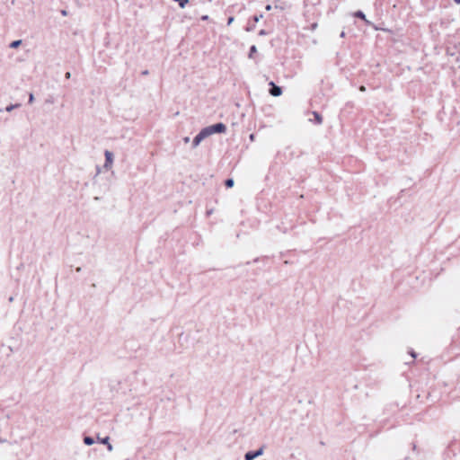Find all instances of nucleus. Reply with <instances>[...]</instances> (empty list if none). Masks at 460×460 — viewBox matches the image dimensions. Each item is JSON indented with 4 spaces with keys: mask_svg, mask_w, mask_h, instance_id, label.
Instances as JSON below:
<instances>
[{
    "mask_svg": "<svg viewBox=\"0 0 460 460\" xmlns=\"http://www.w3.org/2000/svg\"><path fill=\"white\" fill-rule=\"evenodd\" d=\"M359 90L364 92L366 90V88H365V86L362 85V86H360Z\"/></svg>",
    "mask_w": 460,
    "mask_h": 460,
    "instance_id": "nucleus-25",
    "label": "nucleus"
},
{
    "mask_svg": "<svg viewBox=\"0 0 460 460\" xmlns=\"http://www.w3.org/2000/svg\"><path fill=\"white\" fill-rule=\"evenodd\" d=\"M313 114H314V118H315L316 122H317L318 124H321V123L323 122V118H322V116H321L318 112H316V111H314V112H313Z\"/></svg>",
    "mask_w": 460,
    "mask_h": 460,
    "instance_id": "nucleus-11",
    "label": "nucleus"
},
{
    "mask_svg": "<svg viewBox=\"0 0 460 460\" xmlns=\"http://www.w3.org/2000/svg\"><path fill=\"white\" fill-rule=\"evenodd\" d=\"M317 28V23H313L312 24V30H315Z\"/></svg>",
    "mask_w": 460,
    "mask_h": 460,
    "instance_id": "nucleus-22",
    "label": "nucleus"
},
{
    "mask_svg": "<svg viewBox=\"0 0 460 460\" xmlns=\"http://www.w3.org/2000/svg\"><path fill=\"white\" fill-rule=\"evenodd\" d=\"M249 138H250V140H251V141H254V139H255V136H254V134H251V135L249 136Z\"/></svg>",
    "mask_w": 460,
    "mask_h": 460,
    "instance_id": "nucleus-18",
    "label": "nucleus"
},
{
    "mask_svg": "<svg viewBox=\"0 0 460 460\" xmlns=\"http://www.w3.org/2000/svg\"><path fill=\"white\" fill-rule=\"evenodd\" d=\"M262 18V14H260L259 16L254 17V21L257 22Z\"/></svg>",
    "mask_w": 460,
    "mask_h": 460,
    "instance_id": "nucleus-17",
    "label": "nucleus"
},
{
    "mask_svg": "<svg viewBox=\"0 0 460 460\" xmlns=\"http://www.w3.org/2000/svg\"><path fill=\"white\" fill-rule=\"evenodd\" d=\"M263 454V449L262 448H260L259 450L257 451H249L245 454L244 456V459L245 460H253L255 459L256 457L261 456Z\"/></svg>",
    "mask_w": 460,
    "mask_h": 460,
    "instance_id": "nucleus-4",
    "label": "nucleus"
},
{
    "mask_svg": "<svg viewBox=\"0 0 460 460\" xmlns=\"http://www.w3.org/2000/svg\"><path fill=\"white\" fill-rule=\"evenodd\" d=\"M260 35H265L266 34V31L264 30H261L260 32H259Z\"/></svg>",
    "mask_w": 460,
    "mask_h": 460,
    "instance_id": "nucleus-23",
    "label": "nucleus"
},
{
    "mask_svg": "<svg viewBox=\"0 0 460 460\" xmlns=\"http://www.w3.org/2000/svg\"><path fill=\"white\" fill-rule=\"evenodd\" d=\"M456 4H460V0H454Z\"/></svg>",
    "mask_w": 460,
    "mask_h": 460,
    "instance_id": "nucleus-30",
    "label": "nucleus"
},
{
    "mask_svg": "<svg viewBox=\"0 0 460 460\" xmlns=\"http://www.w3.org/2000/svg\"><path fill=\"white\" fill-rule=\"evenodd\" d=\"M207 130L208 137L214 133H223L226 130V127L223 123H217L215 125L205 128Z\"/></svg>",
    "mask_w": 460,
    "mask_h": 460,
    "instance_id": "nucleus-1",
    "label": "nucleus"
},
{
    "mask_svg": "<svg viewBox=\"0 0 460 460\" xmlns=\"http://www.w3.org/2000/svg\"><path fill=\"white\" fill-rule=\"evenodd\" d=\"M234 21V18L233 16L229 17L228 18V21H227V25H231Z\"/></svg>",
    "mask_w": 460,
    "mask_h": 460,
    "instance_id": "nucleus-16",
    "label": "nucleus"
},
{
    "mask_svg": "<svg viewBox=\"0 0 460 460\" xmlns=\"http://www.w3.org/2000/svg\"><path fill=\"white\" fill-rule=\"evenodd\" d=\"M104 156H105V163L103 164V169L106 171H110L113 165V154L111 151L106 150L104 152Z\"/></svg>",
    "mask_w": 460,
    "mask_h": 460,
    "instance_id": "nucleus-2",
    "label": "nucleus"
},
{
    "mask_svg": "<svg viewBox=\"0 0 460 460\" xmlns=\"http://www.w3.org/2000/svg\"><path fill=\"white\" fill-rule=\"evenodd\" d=\"M18 106H20L19 104H15V105H9L6 107V111H13L14 108H17Z\"/></svg>",
    "mask_w": 460,
    "mask_h": 460,
    "instance_id": "nucleus-15",
    "label": "nucleus"
},
{
    "mask_svg": "<svg viewBox=\"0 0 460 460\" xmlns=\"http://www.w3.org/2000/svg\"><path fill=\"white\" fill-rule=\"evenodd\" d=\"M190 137H185L183 138V141H184V143H186V144H187V143H189V142H190Z\"/></svg>",
    "mask_w": 460,
    "mask_h": 460,
    "instance_id": "nucleus-19",
    "label": "nucleus"
},
{
    "mask_svg": "<svg viewBox=\"0 0 460 460\" xmlns=\"http://www.w3.org/2000/svg\"><path fill=\"white\" fill-rule=\"evenodd\" d=\"M271 8H272V7H271V5H270V4H268V5H266V7H265V9H266L267 11H270V10H271Z\"/></svg>",
    "mask_w": 460,
    "mask_h": 460,
    "instance_id": "nucleus-21",
    "label": "nucleus"
},
{
    "mask_svg": "<svg viewBox=\"0 0 460 460\" xmlns=\"http://www.w3.org/2000/svg\"><path fill=\"white\" fill-rule=\"evenodd\" d=\"M447 55L451 56V57H456V59L454 60L455 63H456L458 65V66L460 67V53L458 55H456L455 53H452L450 52L449 49H447Z\"/></svg>",
    "mask_w": 460,
    "mask_h": 460,
    "instance_id": "nucleus-9",
    "label": "nucleus"
},
{
    "mask_svg": "<svg viewBox=\"0 0 460 460\" xmlns=\"http://www.w3.org/2000/svg\"><path fill=\"white\" fill-rule=\"evenodd\" d=\"M270 85L271 86V88L270 90V93L272 96L278 97V96L281 95L282 90L279 86L276 85L273 82H270Z\"/></svg>",
    "mask_w": 460,
    "mask_h": 460,
    "instance_id": "nucleus-5",
    "label": "nucleus"
},
{
    "mask_svg": "<svg viewBox=\"0 0 460 460\" xmlns=\"http://www.w3.org/2000/svg\"><path fill=\"white\" fill-rule=\"evenodd\" d=\"M201 20H202V21H207V20H208V15H203V16L201 17Z\"/></svg>",
    "mask_w": 460,
    "mask_h": 460,
    "instance_id": "nucleus-20",
    "label": "nucleus"
},
{
    "mask_svg": "<svg viewBox=\"0 0 460 460\" xmlns=\"http://www.w3.org/2000/svg\"><path fill=\"white\" fill-rule=\"evenodd\" d=\"M22 327H25L26 328V323L25 322H22V321H19L15 326H14V329L15 330H18V331H21L22 332L23 331V328Z\"/></svg>",
    "mask_w": 460,
    "mask_h": 460,
    "instance_id": "nucleus-8",
    "label": "nucleus"
},
{
    "mask_svg": "<svg viewBox=\"0 0 460 460\" xmlns=\"http://www.w3.org/2000/svg\"><path fill=\"white\" fill-rule=\"evenodd\" d=\"M99 441L102 443V444H104V445H107V448L110 452H111L113 450V447L111 444L109 443V437H105L103 438H98Z\"/></svg>",
    "mask_w": 460,
    "mask_h": 460,
    "instance_id": "nucleus-7",
    "label": "nucleus"
},
{
    "mask_svg": "<svg viewBox=\"0 0 460 460\" xmlns=\"http://www.w3.org/2000/svg\"><path fill=\"white\" fill-rule=\"evenodd\" d=\"M411 358H416V354H415L413 351H411Z\"/></svg>",
    "mask_w": 460,
    "mask_h": 460,
    "instance_id": "nucleus-24",
    "label": "nucleus"
},
{
    "mask_svg": "<svg viewBox=\"0 0 460 460\" xmlns=\"http://www.w3.org/2000/svg\"><path fill=\"white\" fill-rule=\"evenodd\" d=\"M13 296H10L9 297V302H13Z\"/></svg>",
    "mask_w": 460,
    "mask_h": 460,
    "instance_id": "nucleus-28",
    "label": "nucleus"
},
{
    "mask_svg": "<svg viewBox=\"0 0 460 460\" xmlns=\"http://www.w3.org/2000/svg\"><path fill=\"white\" fill-rule=\"evenodd\" d=\"M234 180H233V179H227V180L226 181V186L227 188H231V187H233V186H234Z\"/></svg>",
    "mask_w": 460,
    "mask_h": 460,
    "instance_id": "nucleus-14",
    "label": "nucleus"
},
{
    "mask_svg": "<svg viewBox=\"0 0 460 460\" xmlns=\"http://www.w3.org/2000/svg\"><path fill=\"white\" fill-rule=\"evenodd\" d=\"M257 52V48L255 46H252L250 49L249 58H252L253 54Z\"/></svg>",
    "mask_w": 460,
    "mask_h": 460,
    "instance_id": "nucleus-13",
    "label": "nucleus"
},
{
    "mask_svg": "<svg viewBox=\"0 0 460 460\" xmlns=\"http://www.w3.org/2000/svg\"><path fill=\"white\" fill-rule=\"evenodd\" d=\"M30 100H31V102L33 101V95L31 93Z\"/></svg>",
    "mask_w": 460,
    "mask_h": 460,
    "instance_id": "nucleus-29",
    "label": "nucleus"
},
{
    "mask_svg": "<svg viewBox=\"0 0 460 460\" xmlns=\"http://www.w3.org/2000/svg\"><path fill=\"white\" fill-rule=\"evenodd\" d=\"M354 16L362 19L367 24L373 26L375 30H379L376 26L373 25V23L366 18V15L362 11H357L354 13Z\"/></svg>",
    "mask_w": 460,
    "mask_h": 460,
    "instance_id": "nucleus-6",
    "label": "nucleus"
},
{
    "mask_svg": "<svg viewBox=\"0 0 460 460\" xmlns=\"http://www.w3.org/2000/svg\"><path fill=\"white\" fill-rule=\"evenodd\" d=\"M84 444H85V445H87V446H91V445H93V444L94 443V440H93V438H91V437H85V438H84Z\"/></svg>",
    "mask_w": 460,
    "mask_h": 460,
    "instance_id": "nucleus-10",
    "label": "nucleus"
},
{
    "mask_svg": "<svg viewBox=\"0 0 460 460\" xmlns=\"http://www.w3.org/2000/svg\"><path fill=\"white\" fill-rule=\"evenodd\" d=\"M66 78H69V77H70V73H69V72H67V73L66 74Z\"/></svg>",
    "mask_w": 460,
    "mask_h": 460,
    "instance_id": "nucleus-27",
    "label": "nucleus"
},
{
    "mask_svg": "<svg viewBox=\"0 0 460 460\" xmlns=\"http://www.w3.org/2000/svg\"><path fill=\"white\" fill-rule=\"evenodd\" d=\"M208 137V134L205 128H203L193 139L192 146L196 148L202 140Z\"/></svg>",
    "mask_w": 460,
    "mask_h": 460,
    "instance_id": "nucleus-3",
    "label": "nucleus"
},
{
    "mask_svg": "<svg viewBox=\"0 0 460 460\" xmlns=\"http://www.w3.org/2000/svg\"><path fill=\"white\" fill-rule=\"evenodd\" d=\"M341 38H344V37H345V32H344V31H341Z\"/></svg>",
    "mask_w": 460,
    "mask_h": 460,
    "instance_id": "nucleus-26",
    "label": "nucleus"
},
{
    "mask_svg": "<svg viewBox=\"0 0 460 460\" xmlns=\"http://www.w3.org/2000/svg\"><path fill=\"white\" fill-rule=\"evenodd\" d=\"M22 44V40H14L13 41L11 44H10V47L14 49V48H17L19 47L20 45Z\"/></svg>",
    "mask_w": 460,
    "mask_h": 460,
    "instance_id": "nucleus-12",
    "label": "nucleus"
}]
</instances>
